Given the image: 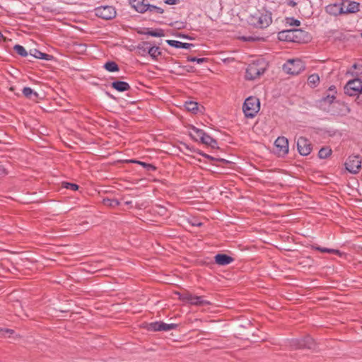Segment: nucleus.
I'll use <instances>...</instances> for the list:
<instances>
[{"label":"nucleus","mask_w":362,"mask_h":362,"mask_svg":"<svg viewBox=\"0 0 362 362\" xmlns=\"http://www.w3.org/2000/svg\"><path fill=\"white\" fill-rule=\"evenodd\" d=\"M272 22V13L266 9L258 10L250 17L252 25L258 28H267Z\"/></svg>","instance_id":"obj_1"},{"label":"nucleus","mask_w":362,"mask_h":362,"mask_svg":"<svg viewBox=\"0 0 362 362\" xmlns=\"http://www.w3.org/2000/svg\"><path fill=\"white\" fill-rule=\"evenodd\" d=\"M266 62L262 59H259L250 63L245 73V77L248 80H255L262 75L266 70Z\"/></svg>","instance_id":"obj_2"},{"label":"nucleus","mask_w":362,"mask_h":362,"mask_svg":"<svg viewBox=\"0 0 362 362\" xmlns=\"http://www.w3.org/2000/svg\"><path fill=\"white\" fill-rule=\"evenodd\" d=\"M175 294L178 296L180 300L189 303L193 305L206 306L211 305V303L209 300H204L203 296H194L188 291H185L183 293L176 292Z\"/></svg>","instance_id":"obj_3"},{"label":"nucleus","mask_w":362,"mask_h":362,"mask_svg":"<svg viewBox=\"0 0 362 362\" xmlns=\"http://www.w3.org/2000/svg\"><path fill=\"white\" fill-rule=\"evenodd\" d=\"M260 103L255 97L247 98L243 106V110L246 117L252 118L259 111Z\"/></svg>","instance_id":"obj_4"},{"label":"nucleus","mask_w":362,"mask_h":362,"mask_svg":"<svg viewBox=\"0 0 362 362\" xmlns=\"http://www.w3.org/2000/svg\"><path fill=\"white\" fill-rule=\"evenodd\" d=\"M344 93L350 96H357L362 102V80H350L344 86Z\"/></svg>","instance_id":"obj_5"},{"label":"nucleus","mask_w":362,"mask_h":362,"mask_svg":"<svg viewBox=\"0 0 362 362\" xmlns=\"http://www.w3.org/2000/svg\"><path fill=\"white\" fill-rule=\"evenodd\" d=\"M305 68V64L299 59H289L283 65L284 71L291 75H298Z\"/></svg>","instance_id":"obj_6"},{"label":"nucleus","mask_w":362,"mask_h":362,"mask_svg":"<svg viewBox=\"0 0 362 362\" xmlns=\"http://www.w3.org/2000/svg\"><path fill=\"white\" fill-rule=\"evenodd\" d=\"M346 169L352 174H356L361 167V160L358 156H351L345 163Z\"/></svg>","instance_id":"obj_7"},{"label":"nucleus","mask_w":362,"mask_h":362,"mask_svg":"<svg viewBox=\"0 0 362 362\" xmlns=\"http://www.w3.org/2000/svg\"><path fill=\"white\" fill-rule=\"evenodd\" d=\"M301 30L290 29L279 32L278 38L279 40L295 42L297 40L298 33H301Z\"/></svg>","instance_id":"obj_8"},{"label":"nucleus","mask_w":362,"mask_h":362,"mask_svg":"<svg viewBox=\"0 0 362 362\" xmlns=\"http://www.w3.org/2000/svg\"><path fill=\"white\" fill-rule=\"evenodd\" d=\"M177 327L176 324H166L163 322H155L148 324L146 327L148 331H169Z\"/></svg>","instance_id":"obj_9"},{"label":"nucleus","mask_w":362,"mask_h":362,"mask_svg":"<svg viewBox=\"0 0 362 362\" xmlns=\"http://www.w3.org/2000/svg\"><path fill=\"white\" fill-rule=\"evenodd\" d=\"M297 148L300 155L308 156L312 150L311 144L306 138L301 136L297 141Z\"/></svg>","instance_id":"obj_10"},{"label":"nucleus","mask_w":362,"mask_h":362,"mask_svg":"<svg viewBox=\"0 0 362 362\" xmlns=\"http://www.w3.org/2000/svg\"><path fill=\"white\" fill-rule=\"evenodd\" d=\"M343 14L353 13L359 11L360 4L350 0H343Z\"/></svg>","instance_id":"obj_11"},{"label":"nucleus","mask_w":362,"mask_h":362,"mask_svg":"<svg viewBox=\"0 0 362 362\" xmlns=\"http://www.w3.org/2000/svg\"><path fill=\"white\" fill-rule=\"evenodd\" d=\"M95 15L105 20L111 19L112 16V8L111 6L98 7L95 9Z\"/></svg>","instance_id":"obj_12"},{"label":"nucleus","mask_w":362,"mask_h":362,"mask_svg":"<svg viewBox=\"0 0 362 362\" xmlns=\"http://www.w3.org/2000/svg\"><path fill=\"white\" fill-rule=\"evenodd\" d=\"M274 144L276 147L279 149V153H281L282 154H286L288 152V141L286 137H278L276 139Z\"/></svg>","instance_id":"obj_13"},{"label":"nucleus","mask_w":362,"mask_h":362,"mask_svg":"<svg viewBox=\"0 0 362 362\" xmlns=\"http://www.w3.org/2000/svg\"><path fill=\"white\" fill-rule=\"evenodd\" d=\"M326 11L332 16L341 15L343 14V4L341 3L329 4L326 7Z\"/></svg>","instance_id":"obj_14"},{"label":"nucleus","mask_w":362,"mask_h":362,"mask_svg":"<svg viewBox=\"0 0 362 362\" xmlns=\"http://www.w3.org/2000/svg\"><path fill=\"white\" fill-rule=\"evenodd\" d=\"M215 262L218 265H228L233 262V259L225 254H218L214 257Z\"/></svg>","instance_id":"obj_15"},{"label":"nucleus","mask_w":362,"mask_h":362,"mask_svg":"<svg viewBox=\"0 0 362 362\" xmlns=\"http://www.w3.org/2000/svg\"><path fill=\"white\" fill-rule=\"evenodd\" d=\"M131 90V86L127 82L120 81L115 78V90L118 92H127Z\"/></svg>","instance_id":"obj_16"},{"label":"nucleus","mask_w":362,"mask_h":362,"mask_svg":"<svg viewBox=\"0 0 362 362\" xmlns=\"http://www.w3.org/2000/svg\"><path fill=\"white\" fill-rule=\"evenodd\" d=\"M130 4L135 10L139 13H145L147 11L146 7L148 4L144 3V0H132Z\"/></svg>","instance_id":"obj_17"},{"label":"nucleus","mask_w":362,"mask_h":362,"mask_svg":"<svg viewBox=\"0 0 362 362\" xmlns=\"http://www.w3.org/2000/svg\"><path fill=\"white\" fill-rule=\"evenodd\" d=\"M150 42H142L139 43L136 49V53L141 57H146L148 54V49L150 47Z\"/></svg>","instance_id":"obj_18"},{"label":"nucleus","mask_w":362,"mask_h":362,"mask_svg":"<svg viewBox=\"0 0 362 362\" xmlns=\"http://www.w3.org/2000/svg\"><path fill=\"white\" fill-rule=\"evenodd\" d=\"M166 42L171 47H173L175 48L189 49L190 47H194V45H192V44L182 42L173 40H166Z\"/></svg>","instance_id":"obj_19"},{"label":"nucleus","mask_w":362,"mask_h":362,"mask_svg":"<svg viewBox=\"0 0 362 362\" xmlns=\"http://www.w3.org/2000/svg\"><path fill=\"white\" fill-rule=\"evenodd\" d=\"M201 142L205 145L211 146L212 148H218L217 141L205 132L204 136H202Z\"/></svg>","instance_id":"obj_20"},{"label":"nucleus","mask_w":362,"mask_h":362,"mask_svg":"<svg viewBox=\"0 0 362 362\" xmlns=\"http://www.w3.org/2000/svg\"><path fill=\"white\" fill-rule=\"evenodd\" d=\"M299 347L313 349L315 348V342L312 337H307L301 341Z\"/></svg>","instance_id":"obj_21"},{"label":"nucleus","mask_w":362,"mask_h":362,"mask_svg":"<svg viewBox=\"0 0 362 362\" xmlns=\"http://www.w3.org/2000/svg\"><path fill=\"white\" fill-rule=\"evenodd\" d=\"M204 132L195 127L191 129L189 133L190 136L195 141H202V136H204Z\"/></svg>","instance_id":"obj_22"},{"label":"nucleus","mask_w":362,"mask_h":362,"mask_svg":"<svg viewBox=\"0 0 362 362\" xmlns=\"http://www.w3.org/2000/svg\"><path fill=\"white\" fill-rule=\"evenodd\" d=\"M30 52L32 56L37 59L49 60L52 57L50 55L43 53L36 49H31Z\"/></svg>","instance_id":"obj_23"},{"label":"nucleus","mask_w":362,"mask_h":362,"mask_svg":"<svg viewBox=\"0 0 362 362\" xmlns=\"http://www.w3.org/2000/svg\"><path fill=\"white\" fill-rule=\"evenodd\" d=\"M148 54H149V56L154 60H156L158 57L161 54L159 47L153 46L151 44L150 45V47L148 49Z\"/></svg>","instance_id":"obj_24"},{"label":"nucleus","mask_w":362,"mask_h":362,"mask_svg":"<svg viewBox=\"0 0 362 362\" xmlns=\"http://www.w3.org/2000/svg\"><path fill=\"white\" fill-rule=\"evenodd\" d=\"M350 73L352 75H356V76H359V75L362 74V64L361 63L354 64L350 70Z\"/></svg>","instance_id":"obj_25"},{"label":"nucleus","mask_w":362,"mask_h":362,"mask_svg":"<svg viewBox=\"0 0 362 362\" xmlns=\"http://www.w3.org/2000/svg\"><path fill=\"white\" fill-rule=\"evenodd\" d=\"M185 108L193 113L197 112L198 110V103L194 101H187L185 104Z\"/></svg>","instance_id":"obj_26"},{"label":"nucleus","mask_w":362,"mask_h":362,"mask_svg":"<svg viewBox=\"0 0 362 362\" xmlns=\"http://www.w3.org/2000/svg\"><path fill=\"white\" fill-rule=\"evenodd\" d=\"M125 161L126 162L136 163L139 165L143 166L144 168H145L147 171H151V170H156V168L153 165L149 164V163H146L144 162L136 161V160H126Z\"/></svg>","instance_id":"obj_27"},{"label":"nucleus","mask_w":362,"mask_h":362,"mask_svg":"<svg viewBox=\"0 0 362 362\" xmlns=\"http://www.w3.org/2000/svg\"><path fill=\"white\" fill-rule=\"evenodd\" d=\"M146 8H147V11H149L150 13H152L162 14L164 12V10L162 8L158 7L154 5L148 4V6L146 7Z\"/></svg>","instance_id":"obj_28"},{"label":"nucleus","mask_w":362,"mask_h":362,"mask_svg":"<svg viewBox=\"0 0 362 362\" xmlns=\"http://www.w3.org/2000/svg\"><path fill=\"white\" fill-rule=\"evenodd\" d=\"M23 94L25 95V97L31 99L33 98V96H37V93L34 92L29 87H25L23 89Z\"/></svg>","instance_id":"obj_29"},{"label":"nucleus","mask_w":362,"mask_h":362,"mask_svg":"<svg viewBox=\"0 0 362 362\" xmlns=\"http://www.w3.org/2000/svg\"><path fill=\"white\" fill-rule=\"evenodd\" d=\"M331 153L332 150L329 148H322L318 152V156L320 158H326L331 154Z\"/></svg>","instance_id":"obj_30"},{"label":"nucleus","mask_w":362,"mask_h":362,"mask_svg":"<svg viewBox=\"0 0 362 362\" xmlns=\"http://www.w3.org/2000/svg\"><path fill=\"white\" fill-rule=\"evenodd\" d=\"M13 49L21 57H26L28 55L27 51L22 45H16L13 47Z\"/></svg>","instance_id":"obj_31"},{"label":"nucleus","mask_w":362,"mask_h":362,"mask_svg":"<svg viewBox=\"0 0 362 362\" xmlns=\"http://www.w3.org/2000/svg\"><path fill=\"white\" fill-rule=\"evenodd\" d=\"M319 81L320 77L317 74H315L310 75L308 78V83L313 86H316Z\"/></svg>","instance_id":"obj_32"},{"label":"nucleus","mask_w":362,"mask_h":362,"mask_svg":"<svg viewBox=\"0 0 362 362\" xmlns=\"http://www.w3.org/2000/svg\"><path fill=\"white\" fill-rule=\"evenodd\" d=\"M146 35H151L152 37H163L165 35L164 31L162 29H156L155 30H148L146 33Z\"/></svg>","instance_id":"obj_33"},{"label":"nucleus","mask_w":362,"mask_h":362,"mask_svg":"<svg viewBox=\"0 0 362 362\" xmlns=\"http://www.w3.org/2000/svg\"><path fill=\"white\" fill-rule=\"evenodd\" d=\"M286 23L291 26L298 27L300 25V21L294 19L293 18H286Z\"/></svg>","instance_id":"obj_34"},{"label":"nucleus","mask_w":362,"mask_h":362,"mask_svg":"<svg viewBox=\"0 0 362 362\" xmlns=\"http://www.w3.org/2000/svg\"><path fill=\"white\" fill-rule=\"evenodd\" d=\"M316 250H320L322 252H327V253H332V254H339V251L337 250L334 249H328L325 247H315Z\"/></svg>","instance_id":"obj_35"},{"label":"nucleus","mask_w":362,"mask_h":362,"mask_svg":"<svg viewBox=\"0 0 362 362\" xmlns=\"http://www.w3.org/2000/svg\"><path fill=\"white\" fill-rule=\"evenodd\" d=\"M64 187L66 189H71L72 190H77L78 186L73 182H64Z\"/></svg>","instance_id":"obj_36"},{"label":"nucleus","mask_w":362,"mask_h":362,"mask_svg":"<svg viewBox=\"0 0 362 362\" xmlns=\"http://www.w3.org/2000/svg\"><path fill=\"white\" fill-rule=\"evenodd\" d=\"M187 60L191 62H197V64H201L206 61L205 58H197L195 57H187Z\"/></svg>","instance_id":"obj_37"},{"label":"nucleus","mask_w":362,"mask_h":362,"mask_svg":"<svg viewBox=\"0 0 362 362\" xmlns=\"http://www.w3.org/2000/svg\"><path fill=\"white\" fill-rule=\"evenodd\" d=\"M105 68L108 70L109 71H111L112 72L113 71V61H110V62H107L105 64Z\"/></svg>","instance_id":"obj_38"},{"label":"nucleus","mask_w":362,"mask_h":362,"mask_svg":"<svg viewBox=\"0 0 362 362\" xmlns=\"http://www.w3.org/2000/svg\"><path fill=\"white\" fill-rule=\"evenodd\" d=\"M0 333L2 334V336H6L7 334H12L13 333V330L0 328Z\"/></svg>","instance_id":"obj_39"},{"label":"nucleus","mask_w":362,"mask_h":362,"mask_svg":"<svg viewBox=\"0 0 362 362\" xmlns=\"http://www.w3.org/2000/svg\"><path fill=\"white\" fill-rule=\"evenodd\" d=\"M334 98L335 97L334 95H327V97L323 98L322 100L330 104L334 101Z\"/></svg>","instance_id":"obj_40"},{"label":"nucleus","mask_w":362,"mask_h":362,"mask_svg":"<svg viewBox=\"0 0 362 362\" xmlns=\"http://www.w3.org/2000/svg\"><path fill=\"white\" fill-rule=\"evenodd\" d=\"M103 202L105 206H111L112 201L110 199H104Z\"/></svg>","instance_id":"obj_41"},{"label":"nucleus","mask_w":362,"mask_h":362,"mask_svg":"<svg viewBox=\"0 0 362 362\" xmlns=\"http://www.w3.org/2000/svg\"><path fill=\"white\" fill-rule=\"evenodd\" d=\"M7 174L6 168L4 167V165H0V176Z\"/></svg>","instance_id":"obj_42"},{"label":"nucleus","mask_w":362,"mask_h":362,"mask_svg":"<svg viewBox=\"0 0 362 362\" xmlns=\"http://www.w3.org/2000/svg\"><path fill=\"white\" fill-rule=\"evenodd\" d=\"M178 0H165V3L169 5H174L177 3Z\"/></svg>","instance_id":"obj_43"},{"label":"nucleus","mask_w":362,"mask_h":362,"mask_svg":"<svg viewBox=\"0 0 362 362\" xmlns=\"http://www.w3.org/2000/svg\"><path fill=\"white\" fill-rule=\"evenodd\" d=\"M199 153L200 155H202V156L208 158V159H210V160H214V158H213L212 156L208 155V154H206V153H201V152H199Z\"/></svg>","instance_id":"obj_44"},{"label":"nucleus","mask_w":362,"mask_h":362,"mask_svg":"<svg viewBox=\"0 0 362 362\" xmlns=\"http://www.w3.org/2000/svg\"><path fill=\"white\" fill-rule=\"evenodd\" d=\"M296 4H296V2H295V1H293V0H290V1L288 2V6H292V7L296 6Z\"/></svg>","instance_id":"obj_45"},{"label":"nucleus","mask_w":362,"mask_h":362,"mask_svg":"<svg viewBox=\"0 0 362 362\" xmlns=\"http://www.w3.org/2000/svg\"><path fill=\"white\" fill-rule=\"evenodd\" d=\"M123 161H124V160H122V159H120V158H117V159L115 158V164L116 163H122V162H123Z\"/></svg>","instance_id":"obj_46"},{"label":"nucleus","mask_w":362,"mask_h":362,"mask_svg":"<svg viewBox=\"0 0 362 362\" xmlns=\"http://www.w3.org/2000/svg\"><path fill=\"white\" fill-rule=\"evenodd\" d=\"M119 71V67H118L117 64H116L115 63V71Z\"/></svg>","instance_id":"obj_47"},{"label":"nucleus","mask_w":362,"mask_h":362,"mask_svg":"<svg viewBox=\"0 0 362 362\" xmlns=\"http://www.w3.org/2000/svg\"><path fill=\"white\" fill-rule=\"evenodd\" d=\"M193 225L197 226H202V223L198 222V223H193Z\"/></svg>","instance_id":"obj_48"},{"label":"nucleus","mask_w":362,"mask_h":362,"mask_svg":"<svg viewBox=\"0 0 362 362\" xmlns=\"http://www.w3.org/2000/svg\"><path fill=\"white\" fill-rule=\"evenodd\" d=\"M115 204L119 205V203L117 201L115 200Z\"/></svg>","instance_id":"obj_49"},{"label":"nucleus","mask_w":362,"mask_h":362,"mask_svg":"<svg viewBox=\"0 0 362 362\" xmlns=\"http://www.w3.org/2000/svg\"><path fill=\"white\" fill-rule=\"evenodd\" d=\"M153 181L156 182V181H158V180H156V179H154Z\"/></svg>","instance_id":"obj_50"}]
</instances>
